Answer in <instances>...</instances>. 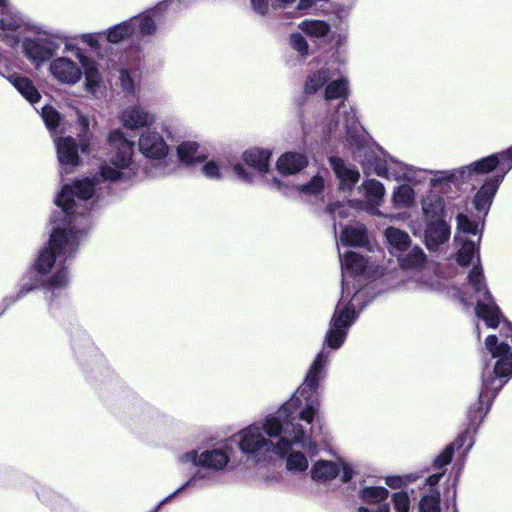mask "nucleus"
Here are the masks:
<instances>
[{"label":"nucleus","instance_id":"1","mask_svg":"<svg viewBox=\"0 0 512 512\" xmlns=\"http://www.w3.org/2000/svg\"><path fill=\"white\" fill-rule=\"evenodd\" d=\"M110 158L99 167L92 178L65 185L55 199L59 208L53 214L55 227L48 245L41 250L35 269L41 275H49L43 284L45 297L53 302L69 286L68 260L75 254L90 227L88 213L101 197L102 183L131 181L137 175L132 159L134 143L117 128L108 136Z\"/></svg>","mask_w":512,"mask_h":512},{"label":"nucleus","instance_id":"2","mask_svg":"<svg viewBox=\"0 0 512 512\" xmlns=\"http://www.w3.org/2000/svg\"><path fill=\"white\" fill-rule=\"evenodd\" d=\"M328 355L321 351L311 364L304 382L276 414L268 415L239 432V447L255 463H266L283 456L294 444L315 451L306 426L313 423L319 410L318 388Z\"/></svg>","mask_w":512,"mask_h":512},{"label":"nucleus","instance_id":"3","mask_svg":"<svg viewBox=\"0 0 512 512\" xmlns=\"http://www.w3.org/2000/svg\"><path fill=\"white\" fill-rule=\"evenodd\" d=\"M485 347L492 358L497 359L492 369L485 365L482 374V386L479 392L477 407H470L468 411L470 428L460 434L449 444L434 460V467L441 469L450 463L455 450L466 445L464 453L467 454L474 445L473 433L484 419L490 406L504 384L512 377V348L505 342L498 343L495 335H489L485 340Z\"/></svg>","mask_w":512,"mask_h":512},{"label":"nucleus","instance_id":"4","mask_svg":"<svg viewBox=\"0 0 512 512\" xmlns=\"http://www.w3.org/2000/svg\"><path fill=\"white\" fill-rule=\"evenodd\" d=\"M342 269V293L333 316L330 320L329 329L326 334V343L332 349H338L344 342L348 329L357 319L356 308L360 310L370 301H363L367 294L366 288L359 289L351 295L348 275L359 277L367 267L366 259L355 252H347L344 257L340 256Z\"/></svg>","mask_w":512,"mask_h":512},{"label":"nucleus","instance_id":"5","mask_svg":"<svg viewBox=\"0 0 512 512\" xmlns=\"http://www.w3.org/2000/svg\"><path fill=\"white\" fill-rule=\"evenodd\" d=\"M481 237L474 239H462L458 241L460 248L457 253V262L466 266L476 257L478 265L474 266L468 274V286L473 290L476 298L475 313L478 318L485 321L490 328H496L500 322H503L501 331L503 335L512 341V325L503 318L502 313L489 292L483 269L479 265V243Z\"/></svg>","mask_w":512,"mask_h":512},{"label":"nucleus","instance_id":"6","mask_svg":"<svg viewBox=\"0 0 512 512\" xmlns=\"http://www.w3.org/2000/svg\"><path fill=\"white\" fill-rule=\"evenodd\" d=\"M172 121L162 119L157 125L145 129L138 138L139 152L149 161L145 167V174L151 178H159L171 172L168 163L169 146L163 134L168 138L172 136Z\"/></svg>","mask_w":512,"mask_h":512},{"label":"nucleus","instance_id":"7","mask_svg":"<svg viewBox=\"0 0 512 512\" xmlns=\"http://www.w3.org/2000/svg\"><path fill=\"white\" fill-rule=\"evenodd\" d=\"M76 59L73 61L67 56H59L49 63V72L58 82L66 85H75L85 76V87L89 92L95 93L102 80L96 61L87 56L80 48H76Z\"/></svg>","mask_w":512,"mask_h":512},{"label":"nucleus","instance_id":"8","mask_svg":"<svg viewBox=\"0 0 512 512\" xmlns=\"http://www.w3.org/2000/svg\"><path fill=\"white\" fill-rule=\"evenodd\" d=\"M31 32L34 33V37L24 39L23 52L36 66H40L51 59L67 39L59 31L45 30L39 26H32Z\"/></svg>","mask_w":512,"mask_h":512},{"label":"nucleus","instance_id":"9","mask_svg":"<svg viewBox=\"0 0 512 512\" xmlns=\"http://www.w3.org/2000/svg\"><path fill=\"white\" fill-rule=\"evenodd\" d=\"M366 175L375 174L388 180L419 181L418 174L421 172L413 166H409L397 159L383 155H365V159H359Z\"/></svg>","mask_w":512,"mask_h":512},{"label":"nucleus","instance_id":"10","mask_svg":"<svg viewBox=\"0 0 512 512\" xmlns=\"http://www.w3.org/2000/svg\"><path fill=\"white\" fill-rule=\"evenodd\" d=\"M0 39L7 45L15 47L20 43L19 34L31 31L26 18L8 0H0Z\"/></svg>","mask_w":512,"mask_h":512},{"label":"nucleus","instance_id":"11","mask_svg":"<svg viewBox=\"0 0 512 512\" xmlns=\"http://www.w3.org/2000/svg\"><path fill=\"white\" fill-rule=\"evenodd\" d=\"M356 474L355 465L344 459L337 460H318L310 470L311 479L317 484L326 485L337 477L341 483H348Z\"/></svg>","mask_w":512,"mask_h":512},{"label":"nucleus","instance_id":"12","mask_svg":"<svg viewBox=\"0 0 512 512\" xmlns=\"http://www.w3.org/2000/svg\"><path fill=\"white\" fill-rule=\"evenodd\" d=\"M334 117L333 124L329 128L330 133L338 134L339 136L345 133L346 140L350 145L356 146L359 152L364 149V147H361L363 129L356 118L353 108L341 102Z\"/></svg>","mask_w":512,"mask_h":512},{"label":"nucleus","instance_id":"13","mask_svg":"<svg viewBox=\"0 0 512 512\" xmlns=\"http://www.w3.org/2000/svg\"><path fill=\"white\" fill-rule=\"evenodd\" d=\"M498 162L496 155H490L469 165L453 169L451 175H454V185L461 186L475 181L478 176L487 174L497 168Z\"/></svg>","mask_w":512,"mask_h":512},{"label":"nucleus","instance_id":"14","mask_svg":"<svg viewBox=\"0 0 512 512\" xmlns=\"http://www.w3.org/2000/svg\"><path fill=\"white\" fill-rule=\"evenodd\" d=\"M119 120L127 130H145L156 124L157 116L145 107L131 105L120 112Z\"/></svg>","mask_w":512,"mask_h":512},{"label":"nucleus","instance_id":"15","mask_svg":"<svg viewBox=\"0 0 512 512\" xmlns=\"http://www.w3.org/2000/svg\"><path fill=\"white\" fill-rule=\"evenodd\" d=\"M57 157L61 169L68 173L70 169L78 165L79 155L75 140L71 136L54 139Z\"/></svg>","mask_w":512,"mask_h":512},{"label":"nucleus","instance_id":"16","mask_svg":"<svg viewBox=\"0 0 512 512\" xmlns=\"http://www.w3.org/2000/svg\"><path fill=\"white\" fill-rule=\"evenodd\" d=\"M365 191V202L361 209L367 211L371 215L384 216L379 210L384 195L385 188L383 184L375 179L366 180L362 185Z\"/></svg>","mask_w":512,"mask_h":512},{"label":"nucleus","instance_id":"17","mask_svg":"<svg viewBox=\"0 0 512 512\" xmlns=\"http://www.w3.org/2000/svg\"><path fill=\"white\" fill-rule=\"evenodd\" d=\"M450 226L444 219L426 221L425 243L429 250L436 251L450 238Z\"/></svg>","mask_w":512,"mask_h":512},{"label":"nucleus","instance_id":"18","mask_svg":"<svg viewBox=\"0 0 512 512\" xmlns=\"http://www.w3.org/2000/svg\"><path fill=\"white\" fill-rule=\"evenodd\" d=\"M503 181V175L489 177L481 186L473 198V204L477 211L488 213L494 196Z\"/></svg>","mask_w":512,"mask_h":512},{"label":"nucleus","instance_id":"19","mask_svg":"<svg viewBox=\"0 0 512 512\" xmlns=\"http://www.w3.org/2000/svg\"><path fill=\"white\" fill-rule=\"evenodd\" d=\"M200 467L214 472L224 469V440L206 443L204 450L200 453Z\"/></svg>","mask_w":512,"mask_h":512},{"label":"nucleus","instance_id":"20","mask_svg":"<svg viewBox=\"0 0 512 512\" xmlns=\"http://www.w3.org/2000/svg\"><path fill=\"white\" fill-rule=\"evenodd\" d=\"M306 429H307L308 435H312L315 445L317 446L316 435L314 434V429L312 427V423L309 426H306ZM295 446H299L303 449L301 444H294L292 446L291 450L281 457L282 458L286 457V468L288 471L293 472V473L305 472L309 467V461L303 452L294 451ZM304 450H305V448H304ZM306 451L309 454L314 455L317 453V447L315 448V451L311 452V451H308L307 449H306Z\"/></svg>","mask_w":512,"mask_h":512},{"label":"nucleus","instance_id":"21","mask_svg":"<svg viewBox=\"0 0 512 512\" xmlns=\"http://www.w3.org/2000/svg\"><path fill=\"white\" fill-rule=\"evenodd\" d=\"M338 73L339 69L334 67V63L311 72L305 80L304 92L310 95L317 93Z\"/></svg>","mask_w":512,"mask_h":512},{"label":"nucleus","instance_id":"22","mask_svg":"<svg viewBox=\"0 0 512 512\" xmlns=\"http://www.w3.org/2000/svg\"><path fill=\"white\" fill-rule=\"evenodd\" d=\"M329 161L339 179V188L341 190H350L358 182L359 172L351 168L340 158L331 157Z\"/></svg>","mask_w":512,"mask_h":512},{"label":"nucleus","instance_id":"23","mask_svg":"<svg viewBox=\"0 0 512 512\" xmlns=\"http://www.w3.org/2000/svg\"><path fill=\"white\" fill-rule=\"evenodd\" d=\"M177 154L181 162L188 166L202 164L207 157L205 149L194 141L182 142L177 147Z\"/></svg>","mask_w":512,"mask_h":512},{"label":"nucleus","instance_id":"24","mask_svg":"<svg viewBox=\"0 0 512 512\" xmlns=\"http://www.w3.org/2000/svg\"><path fill=\"white\" fill-rule=\"evenodd\" d=\"M308 164V159L303 153L287 152L279 157L277 169L283 175H293L300 172Z\"/></svg>","mask_w":512,"mask_h":512},{"label":"nucleus","instance_id":"25","mask_svg":"<svg viewBox=\"0 0 512 512\" xmlns=\"http://www.w3.org/2000/svg\"><path fill=\"white\" fill-rule=\"evenodd\" d=\"M343 246L364 247L368 243V235L365 226L361 223L345 226L339 236Z\"/></svg>","mask_w":512,"mask_h":512},{"label":"nucleus","instance_id":"26","mask_svg":"<svg viewBox=\"0 0 512 512\" xmlns=\"http://www.w3.org/2000/svg\"><path fill=\"white\" fill-rule=\"evenodd\" d=\"M444 208V198L433 191L422 199L421 209L425 221L443 219Z\"/></svg>","mask_w":512,"mask_h":512},{"label":"nucleus","instance_id":"27","mask_svg":"<svg viewBox=\"0 0 512 512\" xmlns=\"http://www.w3.org/2000/svg\"><path fill=\"white\" fill-rule=\"evenodd\" d=\"M384 235L390 253L395 256L401 255V253L405 252L411 245V238L409 234L401 229L388 227L385 230Z\"/></svg>","mask_w":512,"mask_h":512},{"label":"nucleus","instance_id":"28","mask_svg":"<svg viewBox=\"0 0 512 512\" xmlns=\"http://www.w3.org/2000/svg\"><path fill=\"white\" fill-rule=\"evenodd\" d=\"M7 79L31 104H35L40 100L41 95L29 78L13 74L8 76Z\"/></svg>","mask_w":512,"mask_h":512},{"label":"nucleus","instance_id":"29","mask_svg":"<svg viewBox=\"0 0 512 512\" xmlns=\"http://www.w3.org/2000/svg\"><path fill=\"white\" fill-rule=\"evenodd\" d=\"M246 164L260 173H266L269 169L271 152L268 149L252 148L244 153Z\"/></svg>","mask_w":512,"mask_h":512},{"label":"nucleus","instance_id":"30","mask_svg":"<svg viewBox=\"0 0 512 512\" xmlns=\"http://www.w3.org/2000/svg\"><path fill=\"white\" fill-rule=\"evenodd\" d=\"M105 39L113 44L120 43L135 35V27H132L130 19L109 27L104 31Z\"/></svg>","mask_w":512,"mask_h":512},{"label":"nucleus","instance_id":"31","mask_svg":"<svg viewBox=\"0 0 512 512\" xmlns=\"http://www.w3.org/2000/svg\"><path fill=\"white\" fill-rule=\"evenodd\" d=\"M402 268L414 269L421 267L426 261L424 251L418 246H409V248L402 252L401 255L396 256Z\"/></svg>","mask_w":512,"mask_h":512},{"label":"nucleus","instance_id":"32","mask_svg":"<svg viewBox=\"0 0 512 512\" xmlns=\"http://www.w3.org/2000/svg\"><path fill=\"white\" fill-rule=\"evenodd\" d=\"M456 220L457 231L455 235V241H462V239H468V235H471L476 239L478 238V236L481 237L478 223L472 221L467 215L459 213L456 217Z\"/></svg>","mask_w":512,"mask_h":512},{"label":"nucleus","instance_id":"33","mask_svg":"<svg viewBox=\"0 0 512 512\" xmlns=\"http://www.w3.org/2000/svg\"><path fill=\"white\" fill-rule=\"evenodd\" d=\"M132 27H135L134 36H150L156 32V23L149 13H143L130 18Z\"/></svg>","mask_w":512,"mask_h":512},{"label":"nucleus","instance_id":"34","mask_svg":"<svg viewBox=\"0 0 512 512\" xmlns=\"http://www.w3.org/2000/svg\"><path fill=\"white\" fill-rule=\"evenodd\" d=\"M415 192L413 188L407 184L398 186L392 195V203L396 209L409 208L413 205Z\"/></svg>","mask_w":512,"mask_h":512},{"label":"nucleus","instance_id":"35","mask_svg":"<svg viewBox=\"0 0 512 512\" xmlns=\"http://www.w3.org/2000/svg\"><path fill=\"white\" fill-rule=\"evenodd\" d=\"M389 496V491L382 486H367L360 489L358 497L367 504H380Z\"/></svg>","mask_w":512,"mask_h":512},{"label":"nucleus","instance_id":"36","mask_svg":"<svg viewBox=\"0 0 512 512\" xmlns=\"http://www.w3.org/2000/svg\"><path fill=\"white\" fill-rule=\"evenodd\" d=\"M298 27L303 33L315 39L325 37L330 31V26L320 20H304Z\"/></svg>","mask_w":512,"mask_h":512},{"label":"nucleus","instance_id":"37","mask_svg":"<svg viewBox=\"0 0 512 512\" xmlns=\"http://www.w3.org/2000/svg\"><path fill=\"white\" fill-rule=\"evenodd\" d=\"M295 0H250L252 10L260 15L266 16L270 9L286 8Z\"/></svg>","mask_w":512,"mask_h":512},{"label":"nucleus","instance_id":"38","mask_svg":"<svg viewBox=\"0 0 512 512\" xmlns=\"http://www.w3.org/2000/svg\"><path fill=\"white\" fill-rule=\"evenodd\" d=\"M325 99H346L348 96V81L345 78H339L331 81L325 88Z\"/></svg>","mask_w":512,"mask_h":512},{"label":"nucleus","instance_id":"39","mask_svg":"<svg viewBox=\"0 0 512 512\" xmlns=\"http://www.w3.org/2000/svg\"><path fill=\"white\" fill-rule=\"evenodd\" d=\"M37 283H38V280L34 277H28V278H23L22 279V283H21V286H20V289L18 291V293L16 294L15 297H11V296H8V297H5L4 300H3V304H4V309L3 311L0 313V315L12 304H14L16 301H18L19 299H21L22 297H24L27 293H29L30 291H32L36 286H37Z\"/></svg>","mask_w":512,"mask_h":512},{"label":"nucleus","instance_id":"40","mask_svg":"<svg viewBox=\"0 0 512 512\" xmlns=\"http://www.w3.org/2000/svg\"><path fill=\"white\" fill-rule=\"evenodd\" d=\"M419 512H440L439 492L423 496L419 503Z\"/></svg>","mask_w":512,"mask_h":512},{"label":"nucleus","instance_id":"41","mask_svg":"<svg viewBox=\"0 0 512 512\" xmlns=\"http://www.w3.org/2000/svg\"><path fill=\"white\" fill-rule=\"evenodd\" d=\"M324 183V178L322 176L315 175L308 183L300 185L298 190L306 195H317L323 190Z\"/></svg>","mask_w":512,"mask_h":512},{"label":"nucleus","instance_id":"42","mask_svg":"<svg viewBox=\"0 0 512 512\" xmlns=\"http://www.w3.org/2000/svg\"><path fill=\"white\" fill-rule=\"evenodd\" d=\"M395 512H409L410 496L406 491L395 492L391 496Z\"/></svg>","mask_w":512,"mask_h":512},{"label":"nucleus","instance_id":"43","mask_svg":"<svg viewBox=\"0 0 512 512\" xmlns=\"http://www.w3.org/2000/svg\"><path fill=\"white\" fill-rule=\"evenodd\" d=\"M290 45L296 50L302 57H306L308 55L309 46L305 39V37L300 33H292L290 35Z\"/></svg>","mask_w":512,"mask_h":512},{"label":"nucleus","instance_id":"44","mask_svg":"<svg viewBox=\"0 0 512 512\" xmlns=\"http://www.w3.org/2000/svg\"><path fill=\"white\" fill-rule=\"evenodd\" d=\"M42 119L49 130H53L59 123V113L51 106H44L41 112Z\"/></svg>","mask_w":512,"mask_h":512},{"label":"nucleus","instance_id":"45","mask_svg":"<svg viewBox=\"0 0 512 512\" xmlns=\"http://www.w3.org/2000/svg\"><path fill=\"white\" fill-rule=\"evenodd\" d=\"M495 155L499 161L497 167L499 166L500 175H503L504 178L505 174L512 169V146L506 151Z\"/></svg>","mask_w":512,"mask_h":512},{"label":"nucleus","instance_id":"46","mask_svg":"<svg viewBox=\"0 0 512 512\" xmlns=\"http://www.w3.org/2000/svg\"><path fill=\"white\" fill-rule=\"evenodd\" d=\"M137 77L138 75L135 72L122 70L120 72V81L122 88L128 93L134 92L136 88Z\"/></svg>","mask_w":512,"mask_h":512},{"label":"nucleus","instance_id":"47","mask_svg":"<svg viewBox=\"0 0 512 512\" xmlns=\"http://www.w3.org/2000/svg\"><path fill=\"white\" fill-rule=\"evenodd\" d=\"M328 211L336 221L337 219L348 218L351 215L352 207L342 203H335L329 205Z\"/></svg>","mask_w":512,"mask_h":512},{"label":"nucleus","instance_id":"48","mask_svg":"<svg viewBox=\"0 0 512 512\" xmlns=\"http://www.w3.org/2000/svg\"><path fill=\"white\" fill-rule=\"evenodd\" d=\"M197 480H204L206 482L211 481L210 473L207 471H196L192 477H190L185 483H183L177 490H180V493L187 488L194 487Z\"/></svg>","mask_w":512,"mask_h":512},{"label":"nucleus","instance_id":"49","mask_svg":"<svg viewBox=\"0 0 512 512\" xmlns=\"http://www.w3.org/2000/svg\"><path fill=\"white\" fill-rule=\"evenodd\" d=\"M451 174H453V169L435 172L434 177L431 179L432 186L436 187L442 183L454 185V175L452 176Z\"/></svg>","mask_w":512,"mask_h":512},{"label":"nucleus","instance_id":"50","mask_svg":"<svg viewBox=\"0 0 512 512\" xmlns=\"http://www.w3.org/2000/svg\"><path fill=\"white\" fill-rule=\"evenodd\" d=\"M178 462L182 465L192 464L200 467V454L195 449L186 451L178 456Z\"/></svg>","mask_w":512,"mask_h":512},{"label":"nucleus","instance_id":"51","mask_svg":"<svg viewBox=\"0 0 512 512\" xmlns=\"http://www.w3.org/2000/svg\"><path fill=\"white\" fill-rule=\"evenodd\" d=\"M201 171L209 179L220 178V166L215 161H207L201 166Z\"/></svg>","mask_w":512,"mask_h":512},{"label":"nucleus","instance_id":"52","mask_svg":"<svg viewBox=\"0 0 512 512\" xmlns=\"http://www.w3.org/2000/svg\"><path fill=\"white\" fill-rule=\"evenodd\" d=\"M79 39L84 44L90 46L91 48L97 49L99 47V43L102 39H105L104 32L101 33H86L79 36Z\"/></svg>","mask_w":512,"mask_h":512},{"label":"nucleus","instance_id":"53","mask_svg":"<svg viewBox=\"0 0 512 512\" xmlns=\"http://www.w3.org/2000/svg\"><path fill=\"white\" fill-rule=\"evenodd\" d=\"M78 123L81 128V132L79 134L80 146H81L82 151L85 152L89 145L88 139L86 138V134L89 130V120L85 116H79Z\"/></svg>","mask_w":512,"mask_h":512},{"label":"nucleus","instance_id":"54","mask_svg":"<svg viewBox=\"0 0 512 512\" xmlns=\"http://www.w3.org/2000/svg\"><path fill=\"white\" fill-rule=\"evenodd\" d=\"M385 484L392 489H400L405 485V481L400 476H387L385 478Z\"/></svg>","mask_w":512,"mask_h":512},{"label":"nucleus","instance_id":"55","mask_svg":"<svg viewBox=\"0 0 512 512\" xmlns=\"http://www.w3.org/2000/svg\"><path fill=\"white\" fill-rule=\"evenodd\" d=\"M233 171H234L235 175L240 180H244V181H250L251 180L250 174L245 170V168L241 164H239V163L234 164L233 165Z\"/></svg>","mask_w":512,"mask_h":512},{"label":"nucleus","instance_id":"56","mask_svg":"<svg viewBox=\"0 0 512 512\" xmlns=\"http://www.w3.org/2000/svg\"><path fill=\"white\" fill-rule=\"evenodd\" d=\"M421 284L424 287L434 291H440L442 289V284L437 277L432 280L422 279Z\"/></svg>","mask_w":512,"mask_h":512},{"label":"nucleus","instance_id":"57","mask_svg":"<svg viewBox=\"0 0 512 512\" xmlns=\"http://www.w3.org/2000/svg\"><path fill=\"white\" fill-rule=\"evenodd\" d=\"M180 493V490H175L173 493H171L170 495H168L167 497H165L155 508L152 512H158L159 509L169 503L173 498H175L178 494Z\"/></svg>","mask_w":512,"mask_h":512},{"label":"nucleus","instance_id":"58","mask_svg":"<svg viewBox=\"0 0 512 512\" xmlns=\"http://www.w3.org/2000/svg\"><path fill=\"white\" fill-rule=\"evenodd\" d=\"M358 512H390V507L388 504H381L375 511H372L367 507L361 506L358 508Z\"/></svg>","mask_w":512,"mask_h":512},{"label":"nucleus","instance_id":"59","mask_svg":"<svg viewBox=\"0 0 512 512\" xmlns=\"http://www.w3.org/2000/svg\"><path fill=\"white\" fill-rule=\"evenodd\" d=\"M441 477H442V473H436V474L430 475L427 478L426 482L429 486H435L439 483Z\"/></svg>","mask_w":512,"mask_h":512},{"label":"nucleus","instance_id":"60","mask_svg":"<svg viewBox=\"0 0 512 512\" xmlns=\"http://www.w3.org/2000/svg\"><path fill=\"white\" fill-rule=\"evenodd\" d=\"M76 48H78V47L73 45V44H71V43H65V50L66 51H72L75 56H76Z\"/></svg>","mask_w":512,"mask_h":512},{"label":"nucleus","instance_id":"61","mask_svg":"<svg viewBox=\"0 0 512 512\" xmlns=\"http://www.w3.org/2000/svg\"><path fill=\"white\" fill-rule=\"evenodd\" d=\"M348 12H349V10H348V9H346V8H342V9L339 11V13H340V15H339V16H340V17H345V16H347V15H348Z\"/></svg>","mask_w":512,"mask_h":512},{"label":"nucleus","instance_id":"62","mask_svg":"<svg viewBox=\"0 0 512 512\" xmlns=\"http://www.w3.org/2000/svg\"><path fill=\"white\" fill-rule=\"evenodd\" d=\"M337 225H339L341 228L343 227V224L341 222H339V223L335 222L334 223V230H336Z\"/></svg>","mask_w":512,"mask_h":512},{"label":"nucleus","instance_id":"63","mask_svg":"<svg viewBox=\"0 0 512 512\" xmlns=\"http://www.w3.org/2000/svg\"><path fill=\"white\" fill-rule=\"evenodd\" d=\"M0 75L5 77V74L2 71H0Z\"/></svg>","mask_w":512,"mask_h":512},{"label":"nucleus","instance_id":"64","mask_svg":"<svg viewBox=\"0 0 512 512\" xmlns=\"http://www.w3.org/2000/svg\"><path fill=\"white\" fill-rule=\"evenodd\" d=\"M225 463H226V465L228 464V457L227 456H226Z\"/></svg>","mask_w":512,"mask_h":512}]
</instances>
